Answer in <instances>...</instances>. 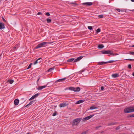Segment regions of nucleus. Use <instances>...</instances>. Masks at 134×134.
Wrapping results in <instances>:
<instances>
[{
  "instance_id": "f03ea898",
  "label": "nucleus",
  "mask_w": 134,
  "mask_h": 134,
  "mask_svg": "<svg viewBox=\"0 0 134 134\" xmlns=\"http://www.w3.org/2000/svg\"><path fill=\"white\" fill-rule=\"evenodd\" d=\"M50 43L49 42L48 43L47 42H44L41 43L38 45H37L35 47V48L36 49H38L40 48H41L42 47H44V46L46 45L47 44H50Z\"/></svg>"
},
{
  "instance_id": "f8f14e48",
  "label": "nucleus",
  "mask_w": 134,
  "mask_h": 134,
  "mask_svg": "<svg viewBox=\"0 0 134 134\" xmlns=\"http://www.w3.org/2000/svg\"><path fill=\"white\" fill-rule=\"evenodd\" d=\"M42 59V58H40L37 59L36 61H35L34 63V65L37 64L38 62H40L41 61V60Z\"/></svg>"
},
{
  "instance_id": "c756f323",
  "label": "nucleus",
  "mask_w": 134,
  "mask_h": 134,
  "mask_svg": "<svg viewBox=\"0 0 134 134\" xmlns=\"http://www.w3.org/2000/svg\"><path fill=\"white\" fill-rule=\"evenodd\" d=\"M100 29L99 28H98L97 29L96 32L97 33H99L100 32Z\"/></svg>"
},
{
  "instance_id": "5fc2aeb1",
  "label": "nucleus",
  "mask_w": 134,
  "mask_h": 134,
  "mask_svg": "<svg viewBox=\"0 0 134 134\" xmlns=\"http://www.w3.org/2000/svg\"><path fill=\"white\" fill-rule=\"evenodd\" d=\"M119 129V127H118V129Z\"/></svg>"
},
{
  "instance_id": "412c9836",
  "label": "nucleus",
  "mask_w": 134,
  "mask_h": 134,
  "mask_svg": "<svg viewBox=\"0 0 134 134\" xmlns=\"http://www.w3.org/2000/svg\"><path fill=\"white\" fill-rule=\"evenodd\" d=\"M112 77L113 78L117 77V73L113 74L112 75Z\"/></svg>"
},
{
  "instance_id": "c85d7f7f",
  "label": "nucleus",
  "mask_w": 134,
  "mask_h": 134,
  "mask_svg": "<svg viewBox=\"0 0 134 134\" xmlns=\"http://www.w3.org/2000/svg\"><path fill=\"white\" fill-rule=\"evenodd\" d=\"M47 21L48 23H49L51 21V20L50 19L47 18Z\"/></svg>"
},
{
  "instance_id": "79ce46f5",
  "label": "nucleus",
  "mask_w": 134,
  "mask_h": 134,
  "mask_svg": "<svg viewBox=\"0 0 134 134\" xmlns=\"http://www.w3.org/2000/svg\"><path fill=\"white\" fill-rule=\"evenodd\" d=\"M104 89V87L103 86H102L101 87L100 89L101 90H103Z\"/></svg>"
},
{
  "instance_id": "49530a36",
  "label": "nucleus",
  "mask_w": 134,
  "mask_h": 134,
  "mask_svg": "<svg viewBox=\"0 0 134 134\" xmlns=\"http://www.w3.org/2000/svg\"><path fill=\"white\" fill-rule=\"evenodd\" d=\"M101 126H97V127H96V128L97 129L100 127Z\"/></svg>"
},
{
  "instance_id": "864d4df0",
  "label": "nucleus",
  "mask_w": 134,
  "mask_h": 134,
  "mask_svg": "<svg viewBox=\"0 0 134 134\" xmlns=\"http://www.w3.org/2000/svg\"><path fill=\"white\" fill-rule=\"evenodd\" d=\"M115 129H116V130H117V128H116Z\"/></svg>"
},
{
  "instance_id": "de8ad7c7",
  "label": "nucleus",
  "mask_w": 134,
  "mask_h": 134,
  "mask_svg": "<svg viewBox=\"0 0 134 134\" xmlns=\"http://www.w3.org/2000/svg\"><path fill=\"white\" fill-rule=\"evenodd\" d=\"M81 134H86V132H83Z\"/></svg>"
},
{
  "instance_id": "7c9ffc66",
  "label": "nucleus",
  "mask_w": 134,
  "mask_h": 134,
  "mask_svg": "<svg viewBox=\"0 0 134 134\" xmlns=\"http://www.w3.org/2000/svg\"><path fill=\"white\" fill-rule=\"evenodd\" d=\"M113 62L114 61L113 60H110L106 62L105 63H106V64L107 63H110Z\"/></svg>"
},
{
  "instance_id": "8fccbe9b",
  "label": "nucleus",
  "mask_w": 134,
  "mask_h": 134,
  "mask_svg": "<svg viewBox=\"0 0 134 134\" xmlns=\"http://www.w3.org/2000/svg\"><path fill=\"white\" fill-rule=\"evenodd\" d=\"M132 75L134 76V72H133V73L132 74Z\"/></svg>"
},
{
  "instance_id": "9b49d317",
  "label": "nucleus",
  "mask_w": 134,
  "mask_h": 134,
  "mask_svg": "<svg viewBox=\"0 0 134 134\" xmlns=\"http://www.w3.org/2000/svg\"><path fill=\"white\" fill-rule=\"evenodd\" d=\"M66 78H63L61 79H58L55 81V82H63L66 79Z\"/></svg>"
},
{
  "instance_id": "393cba45",
  "label": "nucleus",
  "mask_w": 134,
  "mask_h": 134,
  "mask_svg": "<svg viewBox=\"0 0 134 134\" xmlns=\"http://www.w3.org/2000/svg\"><path fill=\"white\" fill-rule=\"evenodd\" d=\"M98 48L100 49H102L104 47V46L102 44H100L98 46Z\"/></svg>"
},
{
  "instance_id": "603ef678",
  "label": "nucleus",
  "mask_w": 134,
  "mask_h": 134,
  "mask_svg": "<svg viewBox=\"0 0 134 134\" xmlns=\"http://www.w3.org/2000/svg\"><path fill=\"white\" fill-rule=\"evenodd\" d=\"M132 47H134V45H132Z\"/></svg>"
},
{
  "instance_id": "a18cd8bd",
  "label": "nucleus",
  "mask_w": 134,
  "mask_h": 134,
  "mask_svg": "<svg viewBox=\"0 0 134 134\" xmlns=\"http://www.w3.org/2000/svg\"><path fill=\"white\" fill-rule=\"evenodd\" d=\"M39 79H40V78H39L37 80V83H38V82L39 81Z\"/></svg>"
},
{
  "instance_id": "f3484780",
  "label": "nucleus",
  "mask_w": 134,
  "mask_h": 134,
  "mask_svg": "<svg viewBox=\"0 0 134 134\" xmlns=\"http://www.w3.org/2000/svg\"><path fill=\"white\" fill-rule=\"evenodd\" d=\"M35 102L34 101H32L30 102V103L26 106H25V107H26L28 106H30L32 104H33Z\"/></svg>"
},
{
  "instance_id": "72a5a7b5",
  "label": "nucleus",
  "mask_w": 134,
  "mask_h": 134,
  "mask_svg": "<svg viewBox=\"0 0 134 134\" xmlns=\"http://www.w3.org/2000/svg\"><path fill=\"white\" fill-rule=\"evenodd\" d=\"M127 60L134 61V59H125Z\"/></svg>"
},
{
  "instance_id": "9d476101",
  "label": "nucleus",
  "mask_w": 134,
  "mask_h": 134,
  "mask_svg": "<svg viewBox=\"0 0 134 134\" xmlns=\"http://www.w3.org/2000/svg\"><path fill=\"white\" fill-rule=\"evenodd\" d=\"M5 28L4 24L0 22V30L4 29Z\"/></svg>"
},
{
  "instance_id": "58836bf2",
  "label": "nucleus",
  "mask_w": 134,
  "mask_h": 134,
  "mask_svg": "<svg viewBox=\"0 0 134 134\" xmlns=\"http://www.w3.org/2000/svg\"><path fill=\"white\" fill-rule=\"evenodd\" d=\"M2 19L3 21H4V22H6V20L3 17H2Z\"/></svg>"
},
{
  "instance_id": "aec40b11",
  "label": "nucleus",
  "mask_w": 134,
  "mask_h": 134,
  "mask_svg": "<svg viewBox=\"0 0 134 134\" xmlns=\"http://www.w3.org/2000/svg\"><path fill=\"white\" fill-rule=\"evenodd\" d=\"M124 11L125 12H128L129 11H131L132 12H134V9L130 10L126 9H124Z\"/></svg>"
},
{
  "instance_id": "4be33fe9",
  "label": "nucleus",
  "mask_w": 134,
  "mask_h": 134,
  "mask_svg": "<svg viewBox=\"0 0 134 134\" xmlns=\"http://www.w3.org/2000/svg\"><path fill=\"white\" fill-rule=\"evenodd\" d=\"M84 102V101L82 100H80L79 101H77L76 104H79L80 103H83Z\"/></svg>"
},
{
  "instance_id": "c9c22d12",
  "label": "nucleus",
  "mask_w": 134,
  "mask_h": 134,
  "mask_svg": "<svg viewBox=\"0 0 134 134\" xmlns=\"http://www.w3.org/2000/svg\"><path fill=\"white\" fill-rule=\"evenodd\" d=\"M128 67L129 69H131V64H129L128 66Z\"/></svg>"
},
{
  "instance_id": "dca6fc26",
  "label": "nucleus",
  "mask_w": 134,
  "mask_h": 134,
  "mask_svg": "<svg viewBox=\"0 0 134 134\" xmlns=\"http://www.w3.org/2000/svg\"><path fill=\"white\" fill-rule=\"evenodd\" d=\"M19 100L18 99H15L14 101V104L15 105H17L19 103Z\"/></svg>"
},
{
  "instance_id": "2eb2a0df",
  "label": "nucleus",
  "mask_w": 134,
  "mask_h": 134,
  "mask_svg": "<svg viewBox=\"0 0 134 134\" xmlns=\"http://www.w3.org/2000/svg\"><path fill=\"white\" fill-rule=\"evenodd\" d=\"M124 9H118V12H120V13L121 14H124L125 12L124 11Z\"/></svg>"
},
{
  "instance_id": "b1692460",
  "label": "nucleus",
  "mask_w": 134,
  "mask_h": 134,
  "mask_svg": "<svg viewBox=\"0 0 134 134\" xmlns=\"http://www.w3.org/2000/svg\"><path fill=\"white\" fill-rule=\"evenodd\" d=\"M54 67H52V68H51L50 69H49L48 70H47V71L48 72H51V71H52V70H54Z\"/></svg>"
},
{
  "instance_id": "2f4dec72",
  "label": "nucleus",
  "mask_w": 134,
  "mask_h": 134,
  "mask_svg": "<svg viewBox=\"0 0 134 134\" xmlns=\"http://www.w3.org/2000/svg\"><path fill=\"white\" fill-rule=\"evenodd\" d=\"M45 15L47 16H49L50 15L49 13V12H47L45 13Z\"/></svg>"
},
{
  "instance_id": "a211bd4d",
  "label": "nucleus",
  "mask_w": 134,
  "mask_h": 134,
  "mask_svg": "<svg viewBox=\"0 0 134 134\" xmlns=\"http://www.w3.org/2000/svg\"><path fill=\"white\" fill-rule=\"evenodd\" d=\"M75 59L74 58H73L71 59H68L67 60V62H74V60H75Z\"/></svg>"
},
{
  "instance_id": "4c0bfd02",
  "label": "nucleus",
  "mask_w": 134,
  "mask_h": 134,
  "mask_svg": "<svg viewBox=\"0 0 134 134\" xmlns=\"http://www.w3.org/2000/svg\"><path fill=\"white\" fill-rule=\"evenodd\" d=\"M98 17L100 18H102L103 17V15H100L98 16Z\"/></svg>"
},
{
  "instance_id": "6ab92c4d",
  "label": "nucleus",
  "mask_w": 134,
  "mask_h": 134,
  "mask_svg": "<svg viewBox=\"0 0 134 134\" xmlns=\"http://www.w3.org/2000/svg\"><path fill=\"white\" fill-rule=\"evenodd\" d=\"M105 62H98V65H102L104 64H106V63H105Z\"/></svg>"
},
{
  "instance_id": "ddd939ff",
  "label": "nucleus",
  "mask_w": 134,
  "mask_h": 134,
  "mask_svg": "<svg viewBox=\"0 0 134 134\" xmlns=\"http://www.w3.org/2000/svg\"><path fill=\"white\" fill-rule=\"evenodd\" d=\"M83 58V57L82 56H81L79 57L78 58H77L76 59H75L74 60V62H76L77 61H79L80 60H81L82 58Z\"/></svg>"
},
{
  "instance_id": "423d86ee",
  "label": "nucleus",
  "mask_w": 134,
  "mask_h": 134,
  "mask_svg": "<svg viewBox=\"0 0 134 134\" xmlns=\"http://www.w3.org/2000/svg\"><path fill=\"white\" fill-rule=\"evenodd\" d=\"M94 115H91L88 116L82 119V121L84 122L85 121H86L89 120L90 118L93 116Z\"/></svg>"
},
{
  "instance_id": "c03bdc74",
  "label": "nucleus",
  "mask_w": 134,
  "mask_h": 134,
  "mask_svg": "<svg viewBox=\"0 0 134 134\" xmlns=\"http://www.w3.org/2000/svg\"><path fill=\"white\" fill-rule=\"evenodd\" d=\"M71 4H74L75 5H77V4L76 3L72 2L71 3Z\"/></svg>"
},
{
  "instance_id": "f257e3e1",
  "label": "nucleus",
  "mask_w": 134,
  "mask_h": 134,
  "mask_svg": "<svg viewBox=\"0 0 134 134\" xmlns=\"http://www.w3.org/2000/svg\"><path fill=\"white\" fill-rule=\"evenodd\" d=\"M82 120L81 118H77L74 119L72 122V125H76L79 123Z\"/></svg>"
},
{
  "instance_id": "0eeeda50",
  "label": "nucleus",
  "mask_w": 134,
  "mask_h": 134,
  "mask_svg": "<svg viewBox=\"0 0 134 134\" xmlns=\"http://www.w3.org/2000/svg\"><path fill=\"white\" fill-rule=\"evenodd\" d=\"M92 2H87L82 3V4L83 5H86L88 6H91L92 5Z\"/></svg>"
},
{
  "instance_id": "ea45409f",
  "label": "nucleus",
  "mask_w": 134,
  "mask_h": 134,
  "mask_svg": "<svg viewBox=\"0 0 134 134\" xmlns=\"http://www.w3.org/2000/svg\"><path fill=\"white\" fill-rule=\"evenodd\" d=\"M130 117H134V114H133L132 115H131L130 116Z\"/></svg>"
},
{
  "instance_id": "1a4fd4ad",
  "label": "nucleus",
  "mask_w": 134,
  "mask_h": 134,
  "mask_svg": "<svg viewBox=\"0 0 134 134\" xmlns=\"http://www.w3.org/2000/svg\"><path fill=\"white\" fill-rule=\"evenodd\" d=\"M47 85H44L41 86H39L38 88H37V89L38 90H41L43 88H45L47 87Z\"/></svg>"
},
{
  "instance_id": "e433bc0d",
  "label": "nucleus",
  "mask_w": 134,
  "mask_h": 134,
  "mask_svg": "<svg viewBox=\"0 0 134 134\" xmlns=\"http://www.w3.org/2000/svg\"><path fill=\"white\" fill-rule=\"evenodd\" d=\"M56 114H57V113H56V112H55L53 114L52 116H54L56 115Z\"/></svg>"
},
{
  "instance_id": "5701e85b",
  "label": "nucleus",
  "mask_w": 134,
  "mask_h": 134,
  "mask_svg": "<svg viewBox=\"0 0 134 134\" xmlns=\"http://www.w3.org/2000/svg\"><path fill=\"white\" fill-rule=\"evenodd\" d=\"M98 108L95 107L94 106H93L90 107V109L91 110H93L96 109H97Z\"/></svg>"
},
{
  "instance_id": "20e7f679",
  "label": "nucleus",
  "mask_w": 134,
  "mask_h": 134,
  "mask_svg": "<svg viewBox=\"0 0 134 134\" xmlns=\"http://www.w3.org/2000/svg\"><path fill=\"white\" fill-rule=\"evenodd\" d=\"M69 89L72 91H73L75 92H78L80 90V88L79 87L74 88L70 87L69 88Z\"/></svg>"
},
{
  "instance_id": "3c124183",
  "label": "nucleus",
  "mask_w": 134,
  "mask_h": 134,
  "mask_svg": "<svg viewBox=\"0 0 134 134\" xmlns=\"http://www.w3.org/2000/svg\"><path fill=\"white\" fill-rule=\"evenodd\" d=\"M131 1L132 2H134V0H131Z\"/></svg>"
},
{
  "instance_id": "09e8293b",
  "label": "nucleus",
  "mask_w": 134,
  "mask_h": 134,
  "mask_svg": "<svg viewBox=\"0 0 134 134\" xmlns=\"http://www.w3.org/2000/svg\"><path fill=\"white\" fill-rule=\"evenodd\" d=\"M16 47H14V49H15V50H16Z\"/></svg>"
},
{
  "instance_id": "37998d69",
  "label": "nucleus",
  "mask_w": 134,
  "mask_h": 134,
  "mask_svg": "<svg viewBox=\"0 0 134 134\" xmlns=\"http://www.w3.org/2000/svg\"><path fill=\"white\" fill-rule=\"evenodd\" d=\"M132 112H134V107H132Z\"/></svg>"
},
{
  "instance_id": "473e14b6",
  "label": "nucleus",
  "mask_w": 134,
  "mask_h": 134,
  "mask_svg": "<svg viewBox=\"0 0 134 134\" xmlns=\"http://www.w3.org/2000/svg\"><path fill=\"white\" fill-rule=\"evenodd\" d=\"M32 64V63H30L28 67L26 69H29V68H30L31 67V66Z\"/></svg>"
},
{
  "instance_id": "a878e982",
  "label": "nucleus",
  "mask_w": 134,
  "mask_h": 134,
  "mask_svg": "<svg viewBox=\"0 0 134 134\" xmlns=\"http://www.w3.org/2000/svg\"><path fill=\"white\" fill-rule=\"evenodd\" d=\"M8 82L10 84H12L14 82V80H8Z\"/></svg>"
},
{
  "instance_id": "39448f33",
  "label": "nucleus",
  "mask_w": 134,
  "mask_h": 134,
  "mask_svg": "<svg viewBox=\"0 0 134 134\" xmlns=\"http://www.w3.org/2000/svg\"><path fill=\"white\" fill-rule=\"evenodd\" d=\"M124 111L125 113L132 112V107H130L125 109L124 110Z\"/></svg>"
},
{
  "instance_id": "a19ab883",
  "label": "nucleus",
  "mask_w": 134,
  "mask_h": 134,
  "mask_svg": "<svg viewBox=\"0 0 134 134\" xmlns=\"http://www.w3.org/2000/svg\"><path fill=\"white\" fill-rule=\"evenodd\" d=\"M42 13L41 12H38L37 14V15H39L42 14Z\"/></svg>"
},
{
  "instance_id": "bb28decb",
  "label": "nucleus",
  "mask_w": 134,
  "mask_h": 134,
  "mask_svg": "<svg viewBox=\"0 0 134 134\" xmlns=\"http://www.w3.org/2000/svg\"><path fill=\"white\" fill-rule=\"evenodd\" d=\"M115 123L112 122V123L108 124H107V125L108 126H110V125H115Z\"/></svg>"
},
{
  "instance_id": "4468645a",
  "label": "nucleus",
  "mask_w": 134,
  "mask_h": 134,
  "mask_svg": "<svg viewBox=\"0 0 134 134\" xmlns=\"http://www.w3.org/2000/svg\"><path fill=\"white\" fill-rule=\"evenodd\" d=\"M66 103H61L59 105V107L60 108L64 107L67 105Z\"/></svg>"
},
{
  "instance_id": "f704fd0d",
  "label": "nucleus",
  "mask_w": 134,
  "mask_h": 134,
  "mask_svg": "<svg viewBox=\"0 0 134 134\" xmlns=\"http://www.w3.org/2000/svg\"><path fill=\"white\" fill-rule=\"evenodd\" d=\"M88 29L90 30H92V27L91 26H88Z\"/></svg>"
},
{
  "instance_id": "cd10ccee",
  "label": "nucleus",
  "mask_w": 134,
  "mask_h": 134,
  "mask_svg": "<svg viewBox=\"0 0 134 134\" xmlns=\"http://www.w3.org/2000/svg\"><path fill=\"white\" fill-rule=\"evenodd\" d=\"M128 54L134 56V52H131L129 53Z\"/></svg>"
},
{
  "instance_id": "6e6552de",
  "label": "nucleus",
  "mask_w": 134,
  "mask_h": 134,
  "mask_svg": "<svg viewBox=\"0 0 134 134\" xmlns=\"http://www.w3.org/2000/svg\"><path fill=\"white\" fill-rule=\"evenodd\" d=\"M39 95V93L36 94L32 96L30 99L29 100H30L34 99L35 98L37 97Z\"/></svg>"
},
{
  "instance_id": "7ed1b4c3",
  "label": "nucleus",
  "mask_w": 134,
  "mask_h": 134,
  "mask_svg": "<svg viewBox=\"0 0 134 134\" xmlns=\"http://www.w3.org/2000/svg\"><path fill=\"white\" fill-rule=\"evenodd\" d=\"M101 53L103 54H109L111 55H113V53H111L110 50H103L101 51Z\"/></svg>"
}]
</instances>
